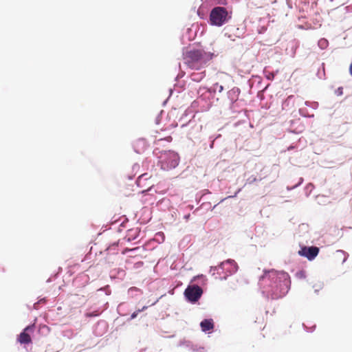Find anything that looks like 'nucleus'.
Instances as JSON below:
<instances>
[{
    "instance_id": "nucleus-32",
    "label": "nucleus",
    "mask_w": 352,
    "mask_h": 352,
    "mask_svg": "<svg viewBox=\"0 0 352 352\" xmlns=\"http://www.w3.org/2000/svg\"><path fill=\"white\" fill-rule=\"evenodd\" d=\"M128 293L130 296H138V295L142 294V291L140 289H139L138 287H132L129 289Z\"/></svg>"
},
{
    "instance_id": "nucleus-35",
    "label": "nucleus",
    "mask_w": 352,
    "mask_h": 352,
    "mask_svg": "<svg viewBox=\"0 0 352 352\" xmlns=\"http://www.w3.org/2000/svg\"><path fill=\"white\" fill-rule=\"evenodd\" d=\"M263 179V177H260L258 178L256 176L252 175L249 176L246 179V184H252L256 182L261 181Z\"/></svg>"
},
{
    "instance_id": "nucleus-38",
    "label": "nucleus",
    "mask_w": 352,
    "mask_h": 352,
    "mask_svg": "<svg viewBox=\"0 0 352 352\" xmlns=\"http://www.w3.org/2000/svg\"><path fill=\"white\" fill-rule=\"evenodd\" d=\"M314 186L311 183H309L305 186L304 188L305 193L307 197H309V195L311 193V191L313 190Z\"/></svg>"
},
{
    "instance_id": "nucleus-19",
    "label": "nucleus",
    "mask_w": 352,
    "mask_h": 352,
    "mask_svg": "<svg viewBox=\"0 0 352 352\" xmlns=\"http://www.w3.org/2000/svg\"><path fill=\"white\" fill-rule=\"evenodd\" d=\"M126 276L125 270L122 268H114L110 272V277L111 278H118L123 280Z\"/></svg>"
},
{
    "instance_id": "nucleus-26",
    "label": "nucleus",
    "mask_w": 352,
    "mask_h": 352,
    "mask_svg": "<svg viewBox=\"0 0 352 352\" xmlns=\"http://www.w3.org/2000/svg\"><path fill=\"white\" fill-rule=\"evenodd\" d=\"M149 177H150V176H148V174L147 173L142 174L136 179V181H135L136 185L140 188L143 187L144 185L142 184V182L146 181Z\"/></svg>"
},
{
    "instance_id": "nucleus-42",
    "label": "nucleus",
    "mask_w": 352,
    "mask_h": 352,
    "mask_svg": "<svg viewBox=\"0 0 352 352\" xmlns=\"http://www.w3.org/2000/svg\"><path fill=\"white\" fill-rule=\"evenodd\" d=\"M305 104L307 107H309L312 108L313 109H316L318 108L319 104L318 102H310V101H305Z\"/></svg>"
},
{
    "instance_id": "nucleus-53",
    "label": "nucleus",
    "mask_w": 352,
    "mask_h": 352,
    "mask_svg": "<svg viewBox=\"0 0 352 352\" xmlns=\"http://www.w3.org/2000/svg\"><path fill=\"white\" fill-rule=\"evenodd\" d=\"M149 162H151V160L146 158L142 162L143 166H146Z\"/></svg>"
},
{
    "instance_id": "nucleus-48",
    "label": "nucleus",
    "mask_w": 352,
    "mask_h": 352,
    "mask_svg": "<svg viewBox=\"0 0 352 352\" xmlns=\"http://www.w3.org/2000/svg\"><path fill=\"white\" fill-rule=\"evenodd\" d=\"M58 275L56 274H52L46 280L47 283H50L56 279Z\"/></svg>"
},
{
    "instance_id": "nucleus-63",
    "label": "nucleus",
    "mask_w": 352,
    "mask_h": 352,
    "mask_svg": "<svg viewBox=\"0 0 352 352\" xmlns=\"http://www.w3.org/2000/svg\"><path fill=\"white\" fill-rule=\"evenodd\" d=\"M184 89V87H180L179 89H177V92L178 93H181L183 90Z\"/></svg>"
},
{
    "instance_id": "nucleus-51",
    "label": "nucleus",
    "mask_w": 352,
    "mask_h": 352,
    "mask_svg": "<svg viewBox=\"0 0 352 352\" xmlns=\"http://www.w3.org/2000/svg\"><path fill=\"white\" fill-rule=\"evenodd\" d=\"M338 252H341L342 254H344V258L342 261V263H344V262H346V261L347 260L348 257H349V254L348 253H346V252H344V250H338L337 251Z\"/></svg>"
},
{
    "instance_id": "nucleus-56",
    "label": "nucleus",
    "mask_w": 352,
    "mask_h": 352,
    "mask_svg": "<svg viewBox=\"0 0 352 352\" xmlns=\"http://www.w3.org/2000/svg\"><path fill=\"white\" fill-rule=\"evenodd\" d=\"M178 126V124L177 122H173L171 124H170V126L173 127V128H175Z\"/></svg>"
},
{
    "instance_id": "nucleus-27",
    "label": "nucleus",
    "mask_w": 352,
    "mask_h": 352,
    "mask_svg": "<svg viewBox=\"0 0 352 352\" xmlns=\"http://www.w3.org/2000/svg\"><path fill=\"white\" fill-rule=\"evenodd\" d=\"M102 312V311L100 309L89 310L86 312L85 316L87 318H95L100 316Z\"/></svg>"
},
{
    "instance_id": "nucleus-44",
    "label": "nucleus",
    "mask_w": 352,
    "mask_h": 352,
    "mask_svg": "<svg viewBox=\"0 0 352 352\" xmlns=\"http://www.w3.org/2000/svg\"><path fill=\"white\" fill-rule=\"evenodd\" d=\"M140 313V311H138V309L135 311H133L129 318L126 319V322H130L131 320L136 318L138 316V314Z\"/></svg>"
},
{
    "instance_id": "nucleus-14",
    "label": "nucleus",
    "mask_w": 352,
    "mask_h": 352,
    "mask_svg": "<svg viewBox=\"0 0 352 352\" xmlns=\"http://www.w3.org/2000/svg\"><path fill=\"white\" fill-rule=\"evenodd\" d=\"M224 139L220 133H216L209 137V147L210 149L221 147Z\"/></svg>"
},
{
    "instance_id": "nucleus-54",
    "label": "nucleus",
    "mask_w": 352,
    "mask_h": 352,
    "mask_svg": "<svg viewBox=\"0 0 352 352\" xmlns=\"http://www.w3.org/2000/svg\"><path fill=\"white\" fill-rule=\"evenodd\" d=\"M191 119H190L188 121H186L184 123H183L181 126L182 128H184L186 126H187L189 124V122H190Z\"/></svg>"
},
{
    "instance_id": "nucleus-18",
    "label": "nucleus",
    "mask_w": 352,
    "mask_h": 352,
    "mask_svg": "<svg viewBox=\"0 0 352 352\" xmlns=\"http://www.w3.org/2000/svg\"><path fill=\"white\" fill-rule=\"evenodd\" d=\"M219 263L217 266H211L210 269V273L214 276L216 279L224 280L222 278L223 275H226V272L224 270L219 269Z\"/></svg>"
},
{
    "instance_id": "nucleus-55",
    "label": "nucleus",
    "mask_w": 352,
    "mask_h": 352,
    "mask_svg": "<svg viewBox=\"0 0 352 352\" xmlns=\"http://www.w3.org/2000/svg\"><path fill=\"white\" fill-rule=\"evenodd\" d=\"M190 217V214L188 213L184 216V219H186V221H188Z\"/></svg>"
},
{
    "instance_id": "nucleus-47",
    "label": "nucleus",
    "mask_w": 352,
    "mask_h": 352,
    "mask_svg": "<svg viewBox=\"0 0 352 352\" xmlns=\"http://www.w3.org/2000/svg\"><path fill=\"white\" fill-rule=\"evenodd\" d=\"M334 94L337 96H340L343 94V87H338L335 91H334Z\"/></svg>"
},
{
    "instance_id": "nucleus-22",
    "label": "nucleus",
    "mask_w": 352,
    "mask_h": 352,
    "mask_svg": "<svg viewBox=\"0 0 352 352\" xmlns=\"http://www.w3.org/2000/svg\"><path fill=\"white\" fill-rule=\"evenodd\" d=\"M206 76V72H193L190 75V78L192 81L199 82L201 81Z\"/></svg>"
},
{
    "instance_id": "nucleus-64",
    "label": "nucleus",
    "mask_w": 352,
    "mask_h": 352,
    "mask_svg": "<svg viewBox=\"0 0 352 352\" xmlns=\"http://www.w3.org/2000/svg\"><path fill=\"white\" fill-rule=\"evenodd\" d=\"M243 122L242 121H238L234 123V126H239L241 123H242Z\"/></svg>"
},
{
    "instance_id": "nucleus-37",
    "label": "nucleus",
    "mask_w": 352,
    "mask_h": 352,
    "mask_svg": "<svg viewBox=\"0 0 352 352\" xmlns=\"http://www.w3.org/2000/svg\"><path fill=\"white\" fill-rule=\"evenodd\" d=\"M189 114H192V118H194L195 115L193 113V111L190 109V108H188L186 109L184 112L183 113V114L182 115V116L180 117L179 118V121H182V120H184V119L189 115Z\"/></svg>"
},
{
    "instance_id": "nucleus-29",
    "label": "nucleus",
    "mask_w": 352,
    "mask_h": 352,
    "mask_svg": "<svg viewBox=\"0 0 352 352\" xmlns=\"http://www.w3.org/2000/svg\"><path fill=\"white\" fill-rule=\"evenodd\" d=\"M317 76L320 79H323L325 77V71H324V63H322L320 67L318 69V72L316 74Z\"/></svg>"
},
{
    "instance_id": "nucleus-36",
    "label": "nucleus",
    "mask_w": 352,
    "mask_h": 352,
    "mask_svg": "<svg viewBox=\"0 0 352 352\" xmlns=\"http://www.w3.org/2000/svg\"><path fill=\"white\" fill-rule=\"evenodd\" d=\"M303 182H304V178L303 177H299L298 178V182L296 184H294L293 186H287V190L288 191L292 190L298 188V186H300L303 183Z\"/></svg>"
},
{
    "instance_id": "nucleus-16",
    "label": "nucleus",
    "mask_w": 352,
    "mask_h": 352,
    "mask_svg": "<svg viewBox=\"0 0 352 352\" xmlns=\"http://www.w3.org/2000/svg\"><path fill=\"white\" fill-rule=\"evenodd\" d=\"M107 322L104 320H99L95 325L94 333L96 336H102L107 329Z\"/></svg>"
},
{
    "instance_id": "nucleus-62",
    "label": "nucleus",
    "mask_w": 352,
    "mask_h": 352,
    "mask_svg": "<svg viewBox=\"0 0 352 352\" xmlns=\"http://www.w3.org/2000/svg\"><path fill=\"white\" fill-rule=\"evenodd\" d=\"M139 168V165L137 164H135L133 166V169L135 170V169H137Z\"/></svg>"
},
{
    "instance_id": "nucleus-40",
    "label": "nucleus",
    "mask_w": 352,
    "mask_h": 352,
    "mask_svg": "<svg viewBox=\"0 0 352 352\" xmlns=\"http://www.w3.org/2000/svg\"><path fill=\"white\" fill-rule=\"evenodd\" d=\"M190 107L195 109L199 108V111H201V104L200 102V100H199V99L197 98L196 100L192 101Z\"/></svg>"
},
{
    "instance_id": "nucleus-12",
    "label": "nucleus",
    "mask_w": 352,
    "mask_h": 352,
    "mask_svg": "<svg viewBox=\"0 0 352 352\" xmlns=\"http://www.w3.org/2000/svg\"><path fill=\"white\" fill-rule=\"evenodd\" d=\"M148 144L145 138H140L133 143V151L138 153H143L148 147Z\"/></svg>"
},
{
    "instance_id": "nucleus-23",
    "label": "nucleus",
    "mask_w": 352,
    "mask_h": 352,
    "mask_svg": "<svg viewBox=\"0 0 352 352\" xmlns=\"http://www.w3.org/2000/svg\"><path fill=\"white\" fill-rule=\"evenodd\" d=\"M208 89L210 92H212V95L215 97L216 93H221L224 89V87L218 82H215L212 85V87H208Z\"/></svg>"
},
{
    "instance_id": "nucleus-30",
    "label": "nucleus",
    "mask_w": 352,
    "mask_h": 352,
    "mask_svg": "<svg viewBox=\"0 0 352 352\" xmlns=\"http://www.w3.org/2000/svg\"><path fill=\"white\" fill-rule=\"evenodd\" d=\"M126 304L124 302L119 304V305L117 307V311L119 314L120 316H126L127 313L124 312L125 307H126Z\"/></svg>"
},
{
    "instance_id": "nucleus-31",
    "label": "nucleus",
    "mask_w": 352,
    "mask_h": 352,
    "mask_svg": "<svg viewBox=\"0 0 352 352\" xmlns=\"http://www.w3.org/2000/svg\"><path fill=\"white\" fill-rule=\"evenodd\" d=\"M318 45L321 50H325L329 45V41L327 39L322 38L318 41Z\"/></svg>"
},
{
    "instance_id": "nucleus-4",
    "label": "nucleus",
    "mask_w": 352,
    "mask_h": 352,
    "mask_svg": "<svg viewBox=\"0 0 352 352\" xmlns=\"http://www.w3.org/2000/svg\"><path fill=\"white\" fill-rule=\"evenodd\" d=\"M153 154L157 157V164L160 168L165 171L175 169L180 162L179 153L173 150L159 151L158 148H155Z\"/></svg>"
},
{
    "instance_id": "nucleus-7",
    "label": "nucleus",
    "mask_w": 352,
    "mask_h": 352,
    "mask_svg": "<svg viewBox=\"0 0 352 352\" xmlns=\"http://www.w3.org/2000/svg\"><path fill=\"white\" fill-rule=\"evenodd\" d=\"M198 99L201 104V112L208 111L213 105L214 100H219V98H214L212 92L206 87H201L197 90Z\"/></svg>"
},
{
    "instance_id": "nucleus-5",
    "label": "nucleus",
    "mask_w": 352,
    "mask_h": 352,
    "mask_svg": "<svg viewBox=\"0 0 352 352\" xmlns=\"http://www.w3.org/2000/svg\"><path fill=\"white\" fill-rule=\"evenodd\" d=\"M232 16V10L223 6H214L210 9L207 22L211 26L220 28L228 23Z\"/></svg>"
},
{
    "instance_id": "nucleus-8",
    "label": "nucleus",
    "mask_w": 352,
    "mask_h": 352,
    "mask_svg": "<svg viewBox=\"0 0 352 352\" xmlns=\"http://www.w3.org/2000/svg\"><path fill=\"white\" fill-rule=\"evenodd\" d=\"M36 329L34 323H30L27 325L17 336L16 341L21 344L28 345L32 343L31 334L34 333Z\"/></svg>"
},
{
    "instance_id": "nucleus-9",
    "label": "nucleus",
    "mask_w": 352,
    "mask_h": 352,
    "mask_svg": "<svg viewBox=\"0 0 352 352\" xmlns=\"http://www.w3.org/2000/svg\"><path fill=\"white\" fill-rule=\"evenodd\" d=\"M320 248L315 245H300V250L298 252L299 256L306 258L308 261L314 260L318 255Z\"/></svg>"
},
{
    "instance_id": "nucleus-10",
    "label": "nucleus",
    "mask_w": 352,
    "mask_h": 352,
    "mask_svg": "<svg viewBox=\"0 0 352 352\" xmlns=\"http://www.w3.org/2000/svg\"><path fill=\"white\" fill-rule=\"evenodd\" d=\"M222 270H224L226 275H223L222 278L227 279L228 276L234 274L239 269L238 264L236 262L231 258H228L223 262L219 263V267Z\"/></svg>"
},
{
    "instance_id": "nucleus-61",
    "label": "nucleus",
    "mask_w": 352,
    "mask_h": 352,
    "mask_svg": "<svg viewBox=\"0 0 352 352\" xmlns=\"http://www.w3.org/2000/svg\"><path fill=\"white\" fill-rule=\"evenodd\" d=\"M169 99V97H168L162 103V106H165Z\"/></svg>"
},
{
    "instance_id": "nucleus-28",
    "label": "nucleus",
    "mask_w": 352,
    "mask_h": 352,
    "mask_svg": "<svg viewBox=\"0 0 352 352\" xmlns=\"http://www.w3.org/2000/svg\"><path fill=\"white\" fill-rule=\"evenodd\" d=\"M47 299L46 297H38V300L34 303L33 309L38 310L41 305H44L47 302Z\"/></svg>"
},
{
    "instance_id": "nucleus-43",
    "label": "nucleus",
    "mask_w": 352,
    "mask_h": 352,
    "mask_svg": "<svg viewBox=\"0 0 352 352\" xmlns=\"http://www.w3.org/2000/svg\"><path fill=\"white\" fill-rule=\"evenodd\" d=\"M302 326L303 329L308 333L314 332L316 327V324H313L311 327H309L305 323H302Z\"/></svg>"
},
{
    "instance_id": "nucleus-15",
    "label": "nucleus",
    "mask_w": 352,
    "mask_h": 352,
    "mask_svg": "<svg viewBox=\"0 0 352 352\" xmlns=\"http://www.w3.org/2000/svg\"><path fill=\"white\" fill-rule=\"evenodd\" d=\"M178 346H186L189 350L193 351V352H204V347L203 346H198L196 344H194L191 341L186 340H181L178 344Z\"/></svg>"
},
{
    "instance_id": "nucleus-11",
    "label": "nucleus",
    "mask_w": 352,
    "mask_h": 352,
    "mask_svg": "<svg viewBox=\"0 0 352 352\" xmlns=\"http://www.w3.org/2000/svg\"><path fill=\"white\" fill-rule=\"evenodd\" d=\"M241 188H239L237 189V190L235 192V193L233 195H230V196H228L226 198H224V199H222L219 203H217V204H215L213 207L211 206V203L209 202V201H205V202H203L199 207L197 208L194 211H193V214H199V212L200 210H203V212L201 214H204L205 212H206L208 210H214L216 206L217 205H219L220 203L223 202L225 199H230V198H234V197H236V195L239 193V192H241Z\"/></svg>"
},
{
    "instance_id": "nucleus-33",
    "label": "nucleus",
    "mask_w": 352,
    "mask_h": 352,
    "mask_svg": "<svg viewBox=\"0 0 352 352\" xmlns=\"http://www.w3.org/2000/svg\"><path fill=\"white\" fill-rule=\"evenodd\" d=\"M299 114L304 118H314V115L309 114L308 112V109L307 108H300L299 109Z\"/></svg>"
},
{
    "instance_id": "nucleus-46",
    "label": "nucleus",
    "mask_w": 352,
    "mask_h": 352,
    "mask_svg": "<svg viewBox=\"0 0 352 352\" xmlns=\"http://www.w3.org/2000/svg\"><path fill=\"white\" fill-rule=\"evenodd\" d=\"M98 291H104L106 295H109L111 294V289L109 285H107L104 287H101Z\"/></svg>"
},
{
    "instance_id": "nucleus-39",
    "label": "nucleus",
    "mask_w": 352,
    "mask_h": 352,
    "mask_svg": "<svg viewBox=\"0 0 352 352\" xmlns=\"http://www.w3.org/2000/svg\"><path fill=\"white\" fill-rule=\"evenodd\" d=\"M263 73L265 74V78L269 80H273L276 74L274 72L267 71L266 69H264Z\"/></svg>"
},
{
    "instance_id": "nucleus-58",
    "label": "nucleus",
    "mask_w": 352,
    "mask_h": 352,
    "mask_svg": "<svg viewBox=\"0 0 352 352\" xmlns=\"http://www.w3.org/2000/svg\"><path fill=\"white\" fill-rule=\"evenodd\" d=\"M182 77H183V75H181V76H180L179 74H178V75L175 77V80L177 81V80H179V79H180V78H182Z\"/></svg>"
},
{
    "instance_id": "nucleus-17",
    "label": "nucleus",
    "mask_w": 352,
    "mask_h": 352,
    "mask_svg": "<svg viewBox=\"0 0 352 352\" xmlns=\"http://www.w3.org/2000/svg\"><path fill=\"white\" fill-rule=\"evenodd\" d=\"M199 26L197 24H192L190 27L187 28L185 30V36L188 38V40L193 41L196 36L198 32Z\"/></svg>"
},
{
    "instance_id": "nucleus-6",
    "label": "nucleus",
    "mask_w": 352,
    "mask_h": 352,
    "mask_svg": "<svg viewBox=\"0 0 352 352\" xmlns=\"http://www.w3.org/2000/svg\"><path fill=\"white\" fill-rule=\"evenodd\" d=\"M241 89L234 87L226 93V100L228 102V109L233 113L239 112L240 109L245 105L244 99L240 98Z\"/></svg>"
},
{
    "instance_id": "nucleus-20",
    "label": "nucleus",
    "mask_w": 352,
    "mask_h": 352,
    "mask_svg": "<svg viewBox=\"0 0 352 352\" xmlns=\"http://www.w3.org/2000/svg\"><path fill=\"white\" fill-rule=\"evenodd\" d=\"M298 46L299 42L298 41L294 40L288 43V46L286 50L289 51L288 54H289V55L294 58L296 55V50L298 47Z\"/></svg>"
},
{
    "instance_id": "nucleus-57",
    "label": "nucleus",
    "mask_w": 352,
    "mask_h": 352,
    "mask_svg": "<svg viewBox=\"0 0 352 352\" xmlns=\"http://www.w3.org/2000/svg\"><path fill=\"white\" fill-rule=\"evenodd\" d=\"M147 308H148V306H144V307H142V308L138 309V310L140 311V313H141L142 311L146 310Z\"/></svg>"
},
{
    "instance_id": "nucleus-60",
    "label": "nucleus",
    "mask_w": 352,
    "mask_h": 352,
    "mask_svg": "<svg viewBox=\"0 0 352 352\" xmlns=\"http://www.w3.org/2000/svg\"><path fill=\"white\" fill-rule=\"evenodd\" d=\"M349 73H350L351 76H352V63H351V65L349 66Z\"/></svg>"
},
{
    "instance_id": "nucleus-50",
    "label": "nucleus",
    "mask_w": 352,
    "mask_h": 352,
    "mask_svg": "<svg viewBox=\"0 0 352 352\" xmlns=\"http://www.w3.org/2000/svg\"><path fill=\"white\" fill-rule=\"evenodd\" d=\"M143 265H144V262L143 261H138V262L134 263L133 268L139 269V268L142 267Z\"/></svg>"
},
{
    "instance_id": "nucleus-49",
    "label": "nucleus",
    "mask_w": 352,
    "mask_h": 352,
    "mask_svg": "<svg viewBox=\"0 0 352 352\" xmlns=\"http://www.w3.org/2000/svg\"><path fill=\"white\" fill-rule=\"evenodd\" d=\"M164 113V110H162V111L159 113V114L157 115V116L156 117V118H155V123H156L157 124H160V120H161L162 116V114H163Z\"/></svg>"
},
{
    "instance_id": "nucleus-21",
    "label": "nucleus",
    "mask_w": 352,
    "mask_h": 352,
    "mask_svg": "<svg viewBox=\"0 0 352 352\" xmlns=\"http://www.w3.org/2000/svg\"><path fill=\"white\" fill-rule=\"evenodd\" d=\"M228 3L227 0H206V4H208L210 7L214 6H226Z\"/></svg>"
},
{
    "instance_id": "nucleus-3",
    "label": "nucleus",
    "mask_w": 352,
    "mask_h": 352,
    "mask_svg": "<svg viewBox=\"0 0 352 352\" xmlns=\"http://www.w3.org/2000/svg\"><path fill=\"white\" fill-rule=\"evenodd\" d=\"M182 54L186 63L189 67L199 69V67L206 65L214 57L217 56L214 52H207L202 47L188 50L186 47L182 48Z\"/></svg>"
},
{
    "instance_id": "nucleus-25",
    "label": "nucleus",
    "mask_w": 352,
    "mask_h": 352,
    "mask_svg": "<svg viewBox=\"0 0 352 352\" xmlns=\"http://www.w3.org/2000/svg\"><path fill=\"white\" fill-rule=\"evenodd\" d=\"M261 82H262V79L258 76H252V78L248 80V82L250 87H252L254 85H256V87H258L259 85L261 83Z\"/></svg>"
},
{
    "instance_id": "nucleus-13",
    "label": "nucleus",
    "mask_w": 352,
    "mask_h": 352,
    "mask_svg": "<svg viewBox=\"0 0 352 352\" xmlns=\"http://www.w3.org/2000/svg\"><path fill=\"white\" fill-rule=\"evenodd\" d=\"M201 330L205 333H210L214 329V320L211 318H204L199 324Z\"/></svg>"
},
{
    "instance_id": "nucleus-59",
    "label": "nucleus",
    "mask_w": 352,
    "mask_h": 352,
    "mask_svg": "<svg viewBox=\"0 0 352 352\" xmlns=\"http://www.w3.org/2000/svg\"><path fill=\"white\" fill-rule=\"evenodd\" d=\"M174 91V89L170 88L169 89V98L172 96L173 93Z\"/></svg>"
},
{
    "instance_id": "nucleus-1",
    "label": "nucleus",
    "mask_w": 352,
    "mask_h": 352,
    "mask_svg": "<svg viewBox=\"0 0 352 352\" xmlns=\"http://www.w3.org/2000/svg\"><path fill=\"white\" fill-rule=\"evenodd\" d=\"M258 285L264 297L277 300L284 297L289 291L291 278L289 274L283 270H264L259 277Z\"/></svg>"
},
{
    "instance_id": "nucleus-24",
    "label": "nucleus",
    "mask_w": 352,
    "mask_h": 352,
    "mask_svg": "<svg viewBox=\"0 0 352 352\" xmlns=\"http://www.w3.org/2000/svg\"><path fill=\"white\" fill-rule=\"evenodd\" d=\"M208 6H209L208 4H206V1H205L198 8L197 15L199 16V17L200 19H207V13L204 9L207 8Z\"/></svg>"
},
{
    "instance_id": "nucleus-34",
    "label": "nucleus",
    "mask_w": 352,
    "mask_h": 352,
    "mask_svg": "<svg viewBox=\"0 0 352 352\" xmlns=\"http://www.w3.org/2000/svg\"><path fill=\"white\" fill-rule=\"evenodd\" d=\"M155 241H157L159 243L164 242L165 240V235L162 232H158L155 234L154 237Z\"/></svg>"
},
{
    "instance_id": "nucleus-2",
    "label": "nucleus",
    "mask_w": 352,
    "mask_h": 352,
    "mask_svg": "<svg viewBox=\"0 0 352 352\" xmlns=\"http://www.w3.org/2000/svg\"><path fill=\"white\" fill-rule=\"evenodd\" d=\"M207 281L206 276L202 274L193 276L184 291L185 300L191 305L199 304Z\"/></svg>"
},
{
    "instance_id": "nucleus-45",
    "label": "nucleus",
    "mask_w": 352,
    "mask_h": 352,
    "mask_svg": "<svg viewBox=\"0 0 352 352\" xmlns=\"http://www.w3.org/2000/svg\"><path fill=\"white\" fill-rule=\"evenodd\" d=\"M188 41H190V40H188V37H186L185 36V33L183 32L182 36H180V42L182 45H187L188 44Z\"/></svg>"
},
{
    "instance_id": "nucleus-41",
    "label": "nucleus",
    "mask_w": 352,
    "mask_h": 352,
    "mask_svg": "<svg viewBox=\"0 0 352 352\" xmlns=\"http://www.w3.org/2000/svg\"><path fill=\"white\" fill-rule=\"evenodd\" d=\"M296 277L299 279H305L307 277L306 272L304 270L298 271L296 274Z\"/></svg>"
},
{
    "instance_id": "nucleus-52",
    "label": "nucleus",
    "mask_w": 352,
    "mask_h": 352,
    "mask_svg": "<svg viewBox=\"0 0 352 352\" xmlns=\"http://www.w3.org/2000/svg\"><path fill=\"white\" fill-rule=\"evenodd\" d=\"M297 148V145L296 144H292L287 147L288 151H292Z\"/></svg>"
}]
</instances>
